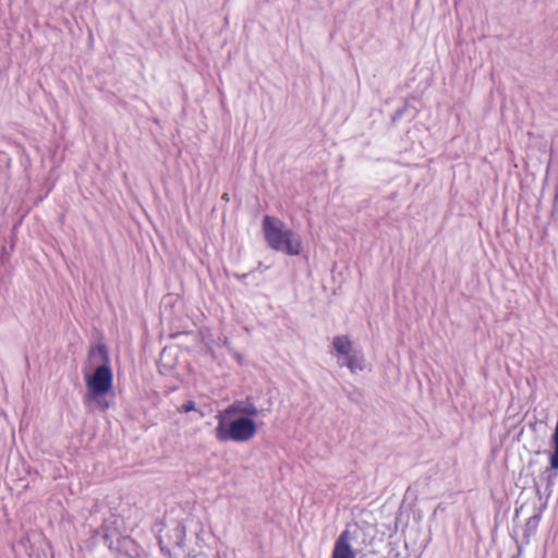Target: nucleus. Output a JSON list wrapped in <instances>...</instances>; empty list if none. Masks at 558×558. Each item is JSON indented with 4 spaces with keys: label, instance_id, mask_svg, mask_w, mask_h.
I'll return each instance as SVG.
<instances>
[{
    "label": "nucleus",
    "instance_id": "obj_10",
    "mask_svg": "<svg viewBox=\"0 0 558 558\" xmlns=\"http://www.w3.org/2000/svg\"><path fill=\"white\" fill-rule=\"evenodd\" d=\"M3 142L8 147L13 149L16 154L23 155L26 153L25 147L21 143L16 142L12 138H5Z\"/></svg>",
    "mask_w": 558,
    "mask_h": 558
},
{
    "label": "nucleus",
    "instance_id": "obj_11",
    "mask_svg": "<svg viewBox=\"0 0 558 558\" xmlns=\"http://www.w3.org/2000/svg\"><path fill=\"white\" fill-rule=\"evenodd\" d=\"M11 166V157L9 156V154L3 150V149H0V169H9Z\"/></svg>",
    "mask_w": 558,
    "mask_h": 558
},
{
    "label": "nucleus",
    "instance_id": "obj_9",
    "mask_svg": "<svg viewBox=\"0 0 558 558\" xmlns=\"http://www.w3.org/2000/svg\"><path fill=\"white\" fill-rule=\"evenodd\" d=\"M345 393L348 399L356 404H360L364 399V392L360 388L354 386L351 389H348Z\"/></svg>",
    "mask_w": 558,
    "mask_h": 558
},
{
    "label": "nucleus",
    "instance_id": "obj_6",
    "mask_svg": "<svg viewBox=\"0 0 558 558\" xmlns=\"http://www.w3.org/2000/svg\"><path fill=\"white\" fill-rule=\"evenodd\" d=\"M351 532L345 529L343 530L335 542L331 558H356V553L352 548Z\"/></svg>",
    "mask_w": 558,
    "mask_h": 558
},
{
    "label": "nucleus",
    "instance_id": "obj_16",
    "mask_svg": "<svg viewBox=\"0 0 558 558\" xmlns=\"http://www.w3.org/2000/svg\"><path fill=\"white\" fill-rule=\"evenodd\" d=\"M222 198L226 199V201H229L228 194H223Z\"/></svg>",
    "mask_w": 558,
    "mask_h": 558
},
{
    "label": "nucleus",
    "instance_id": "obj_7",
    "mask_svg": "<svg viewBox=\"0 0 558 558\" xmlns=\"http://www.w3.org/2000/svg\"><path fill=\"white\" fill-rule=\"evenodd\" d=\"M219 413H223L229 416H246L254 420L259 413L257 407L250 401H234L230 405H228L223 411H219Z\"/></svg>",
    "mask_w": 558,
    "mask_h": 558
},
{
    "label": "nucleus",
    "instance_id": "obj_8",
    "mask_svg": "<svg viewBox=\"0 0 558 558\" xmlns=\"http://www.w3.org/2000/svg\"><path fill=\"white\" fill-rule=\"evenodd\" d=\"M547 507V501H545L537 510L536 513H534L532 517H530L525 523L524 531H523V537L525 539V544L530 543V538L532 535H534L537 531L538 524L542 520V515L544 510Z\"/></svg>",
    "mask_w": 558,
    "mask_h": 558
},
{
    "label": "nucleus",
    "instance_id": "obj_17",
    "mask_svg": "<svg viewBox=\"0 0 558 558\" xmlns=\"http://www.w3.org/2000/svg\"><path fill=\"white\" fill-rule=\"evenodd\" d=\"M198 413H199V416H201V417H203V416H204V412L198 411Z\"/></svg>",
    "mask_w": 558,
    "mask_h": 558
},
{
    "label": "nucleus",
    "instance_id": "obj_5",
    "mask_svg": "<svg viewBox=\"0 0 558 558\" xmlns=\"http://www.w3.org/2000/svg\"><path fill=\"white\" fill-rule=\"evenodd\" d=\"M104 541L109 549L117 551V556L141 558V547L130 536H119L114 543L112 539H110L108 534H105Z\"/></svg>",
    "mask_w": 558,
    "mask_h": 558
},
{
    "label": "nucleus",
    "instance_id": "obj_12",
    "mask_svg": "<svg viewBox=\"0 0 558 558\" xmlns=\"http://www.w3.org/2000/svg\"><path fill=\"white\" fill-rule=\"evenodd\" d=\"M191 411H197L193 400H187L179 408L180 413H189Z\"/></svg>",
    "mask_w": 558,
    "mask_h": 558
},
{
    "label": "nucleus",
    "instance_id": "obj_14",
    "mask_svg": "<svg viewBox=\"0 0 558 558\" xmlns=\"http://www.w3.org/2000/svg\"><path fill=\"white\" fill-rule=\"evenodd\" d=\"M515 543H517V546H518V556H521L522 551H523L522 545L519 544L518 538H515Z\"/></svg>",
    "mask_w": 558,
    "mask_h": 558
},
{
    "label": "nucleus",
    "instance_id": "obj_1",
    "mask_svg": "<svg viewBox=\"0 0 558 558\" xmlns=\"http://www.w3.org/2000/svg\"><path fill=\"white\" fill-rule=\"evenodd\" d=\"M95 355H99L102 363L95 368L93 375L85 378L87 391L84 396V403L94 405L96 410L105 412L112 403L107 400L106 395L113 386V373L106 344L100 343L92 347L88 351V356L94 357Z\"/></svg>",
    "mask_w": 558,
    "mask_h": 558
},
{
    "label": "nucleus",
    "instance_id": "obj_13",
    "mask_svg": "<svg viewBox=\"0 0 558 558\" xmlns=\"http://www.w3.org/2000/svg\"><path fill=\"white\" fill-rule=\"evenodd\" d=\"M405 110L407 106H403L402 108L396 110V112L392 116V121H397L398 119H400L404 114Z\"/></svg>",
    "mask_w": 558,
    "mask_h": 558
},
{
    "label": "nucleus",
    "instance_id": "obj_2",
    "mask_svg": "<svg viewBox=\"0 0 558 558\" xmlns=\"http://www.w3.org/2000/svg\"><path fill=\"white\" fill-rule=\"evenodd\" d=\"M263 233L267 245L288 256H298L303 250L301 236L279 218L266 215L263 218Z\"/></svg>",
    "mask_w": 558,
    "mask_h": 558
},
{
    "label": "nucleus",
    "instance_id": "obj_15",
    "mask_svg": "<svg viewBox=\"0 0 558 558\" xmlns=\"http://www.w3.org/2000/svg\"><path fill=\"white\" fill-rule=\"evenodd\" d=\"M523 506L519 507V508H515V511H514V518H518L520 515V511L522 509Z\"/></svg>",
    "mask_w": 558,
    "mask_h": 558
},
{
    "label": "nucleus",
    "instance_id": "obj_3",
    "mask_svg": "<svg viewBox=\"0 0 558 558\" xmlns=\"http://www.w3.org/2000/svg\"><path fill=\"white\" fill-rule=\"evenodd\" d=\"M217 426L215 438L218 442H246L257 433V425L254 420L246 416H232L219 413L216 415Z\"/></svg>",
    "mask_w": 558,
    "mask_h": 558
},
{
    "label": "nucleus",
    "instance_id": "obj_4",
    "mask_svg": "<svg viewBox=\"0 0 558 558\" xmlns=\"http://www.w3.org/2000/svg\"><path fill=\"white\" fill-rule=\"evenodd\" d=\"M332 348L339 356L343 357V362H338L340 366H347L352 374L365 369L363 352L361 350H352V341L348 336L333 337Z\"/></svg>",
    "mask_w": 558,
    "mask_h": 558
}]
</instances>
